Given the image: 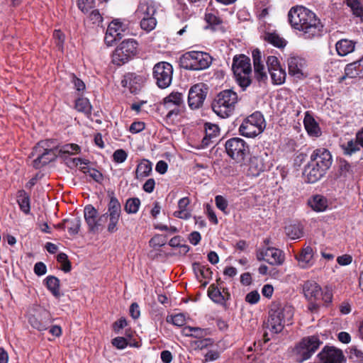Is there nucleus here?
<instances>
[{"label":"nucleus","instance_id":"bf43d9fd","mask_svg":"<svg viewBox=\"0 0 363 363\" xmlns=\"http://www.w3.org/2000/svg\"><path fill=\"white\" fill-rule=\"evenodd\" d=\"M215 202L217 208L225 213L228 206V201L223 196L218 195L215 198Z\"/></svg>","mask_w":363,"mask_h":363},{"label":"nucleus","instance_id":"a18cd8bd","mask_svg":"<svg viewBox=\"0 0 363 363\" xmlns=\"http://www.w3.org/2000/svg\"><path fill=\"white\" fill-rule=\"evenodd\" d=\"M140 206V201L138 198L129 199L126 201L125 211L128 213H136Z\"/></svg>","mask_w":363,"mask_h":363},{"label":"nucleus","instance_id":"a878e982","mask_svg":"<svg viewBox=\"0 0 363 363\" xmlns=\"http://www.w3.org/2000/svg\"><path fill=\"white\" fill-rule=\"evenodd\" d=\"M72 162L74 166L79 167L84 173L88 174L95 181L99 182L102 179V174L100 172L95 169H90L86 166L89 163L88 160L74 158Z\"/></svg>","mask_w":363,"mask_h":363},{"label":"nucleus","instance_id":"5fc2aeb1","mask_svg":"<svg viewBox=\"0 0 363 363\" xmlns=\"http://www.w3.org/2000/svg\"><path fill=\"white\" fill-rule=\"evenodd\" d=\"M57 259L59 262L62 264V269L64 272H68L71 269L70 262L68 260L67 255L65 253H60Z\"/></svg>","mask_w":363,"mask_h":363},{"label":"nucleus","instance_id":"e2e57ef3","mask_svg":"<svg viewBox=\"0 0 363 363\" xmlns=\"http://www.w3.org/2000/svg\"><path fill=\"white\" fill-rule=\"evenodd\" d=\"M323 295L322 298L325 303H330L333 300V289L331 286H326L323 290H322Z\"/></svg>","mask_w":363,"mask_h":363},{"label":"nucleus","instance_id":"e433bc0d","mask_svg":"<svg viewBox=\"0 0 363 363\" xmlns=\"http://www.w3.org/2000/svg\"><path fill=\"white\" fill-rule=\"evenodd\" d=\"M154 6L147 2H142L140 4L138 13L142 18H152L155 13Z\"/></svg>","mask_w":363,"mask_h":363},{"label":"nucleus","instance_id":"f704fd0d","mask_svg":"<svg viewBox=\"0 0 363 363\" xmlns=\"http://www.w3.org/2000/svg\"><path fill=\"white\" fill-rule=\"evenodd\" d=\"M344 1L355 17L363 18V4L360 0H344Z\"/></svg>","mask_w":363,"mask_h":363},{"label":"nucleus","instance_id":"774afa93","mask_svg":"<svg viewBox=\"0 0 363 363\" xmlns=\"http://www.w3.org/2000/svg\"><path fill=\"white\" fill-rule=\"evenodd\" d=\"M259 294L257 291H253L247 294L245 301L251 304L257 303L259 300Z\"/></svg>","mask_w":363,"mask_h":363},{"label":"nucleus","instance_id":"9d476101","mask_svg":"<svg viewBox=\"0 0 363 363\" xmlns=\"http://www.w3.org/2000/svg\"><path fill=\"white\" fill-rule=\"evenodd\" d=\"M321 342L316 336L303 338L293 350L292 355L294 359L301 363L308 359L320 347Z\"/></svg>","mask_w":363,"mask_h":363},{"label":"nucleus","instance_id":"69168bd1","mask_svg":"<svg viewBox=\"0 0 363 363\" xmlns=\"http://www.w3.org/2000/svg\"><path fill=\"white\" fill-rule=\"evenodd\" d=\"M112 344L119 350H123L128 345V342L125 337H117L112 340Z\"/></svg>","mask_w":363,"mask_h":363},{"label":"nucleus","instance_id":"3c124183","mask_svg":"<svg viewBox=\"0 0 363 363\" xmlns=\"http://www.w3.org/2000/svg\"><path fill=\"white\" fill-rule=\"evenodd\" d=\"M205 130L206 137L204 138V140H206L207 138L211 139L218 135L219 128L217 125L206 123Z\"/></svg>","mask_w":363,"mask_h":363},{"label":"nucleus","instance_id":"423d86ee","mask_svg":"<svg viewBox=\"0 0 363 363\" xmlns=\"http://www.w3.org/2000/svg\"><path fill=\"white\" fill-rule=\"evenodd\" d=\"M233 70L236 82L245 89L251 83L252 67L250 59L244 55L235 56L233 58Z\"/></svg>","mask_w":363,"mask_h":363},{"label":"nucleus","instance_id":"603ef678","mask_svg":"<svg viewBox=\"0 0 363 363\" xmlns=\"http://www.w3.org/2000/svg\"><path fill=\"white\" fill-rule=\"evenodd\" d=\"M167 320L172 322L174 325L182 326L186 323V318L182 313H177L174 315L168 316Z\"/></svg>","mask_w":363,"mask_h":363},{"label":"nucleus","instance_id":"72a5a7b5","mask_svg":"<svg viewBox=\"0 0 363 363\" xmlns=\"http://www.w3.org/2000/svg\"><path fill=\"white\" fill-rule=\"evenodd\" d=\"M28 322L33 328L39 331L45 330L49 324V321L45 320V317L43 315H31L28 318Z\"/></svg>","mask_w":363,"mask_h":363},{"label":"nucleus","instance_id":"ddd939ff","mask_svg":"<svg viewBox=\"0 0 363 363\" xmlns=\"http://www.w3.org/2000/svg\"><path fill=\"white\" fill-rule=\"evenodd\" d=\"M128 30V23L125 20L113 19L108 26L105 33L104 42L108 46H113L115 43L122 38L123 33Z\"/></svg>","mask_w":363,"mask_h":363},{"label":"nucleus","instance_id":"58836bf2","mask_svg":"<svg viewBox=\"0 0 363 363\" xmlns=\"http://www.w3.org/2000/svg\"><path fill=\"white\" fill-rule=\"evenodd\" d=\"M65 228L71 235H76L79 233L81 226V220L79 217H74L65 220Z\"/></svg>","mask_w":363,"mask_h":363},{"label":"nucleus","instance_id":"2f4dec72","mask_svg":"<svg viewBox=\"0 0 363 363\" xmlns=\"http://www.w3.org/2000/svg\"><path fill=\"white\" fill-rule=\"evenodd\" d=\"M303 123L307 133L311 136L318 137L320 135V129L318 123L308 113L306 114Z\"/></svg>","mask_w":363,"mask_h":363},{"label":"nucleus","instance_id":"864d4df0","mask_svg":"<svg viewBox=\"0 0 363 363\" xmlns=\"http://www.w3.org/2000/svg\"><path fill=\"white\" fill-rule=\"evenodd\" d=\"M266 63L267 65L269 72L272 70H274V69L281 67L278 58L273 55H270V56L267 57V58L266 60Z\"/></svg>","mask_w":363,"mask_h":363},{"label":"nucleus","instance_id":"6ab92c4d","mask_svg":"<svg viewBox=\"0 0 363 363\" xmlns=\"http://www.w3.org/2000/svg\"><path fill=\"white\" fill-rule=\"evenodd\" d=\"M318 357V363H345L346 361L342 351L333 346L324 347Z\"/></svg>","mask_w":363,"mask_h":363},{"label":"nucleus","instance_id":"8fccbe9b","mask_svg":"<svg viewBox=\"0 0 363 363\" xmlns=\"http://www.w3.org/2000/svg\"><path fill=\"white\" fill-rule=\"evenodd\" d=\"M213 342L210 338H206V339H201L194 341L191 343V345L194 347L196 350H204L211 347L213 346Z\"/></svg>","mask_w":363,"mask_h":363},{"label":"nucleus","instance_id":"ea45409f","mask_svg":"<svg viewBox=\"0 0 363 363\" xmlns=\"http://www.w3.org/2000/svg\"><path fill=\"white\" fill-rule=\"evenodd\" d=\"M269 74L273 84L281 85L285 82L286 74L282 67L272 70Z\"/></svg>","mask_w":363,"mask_h":363},{"label":"nucleus","instance_id":"dca6fc26","mask_svg":"<svg viewBox=\"0 0 363 363\" xmlns=\"http://www.w3.org/2000/svg\"><path fill=\"white\" fill-rule=\"evenodd\" d=\"M84 216L91 232L96 233L103 229L106 214L99 216L97 210L92 206L88 205L84 208Z\"/></svg>","mask_w":363,"mask_h":363},{"label":"nucleus","instance_id":"4468645a","mask_svg":"<svg viewBox=\"0 0 363 363\" xmlns=\"http://www.w3.org/2000/svg\"><path fill=\"white\" fill-rule=\"evenodd\" d=\"M152 74L157 85L161 89H165L172 83L173 67L168 62H160L154 66Z\"/></svg>","mask_w":363,"mask_h":363},{"label":"nucleus","instance_id":"cd10ccee","mask_svg":"<svg viewBox=\"0 0 363 363\" xmlns=\"http://www.w3.org/2000/svg\"><path fill=\"white\" fill-rule=\"evenodd\" d=\"M355 42L349 39H341L335 44V49L339 56H346L355 49Z\"/></svg>","mask_w":363,"mask_h":363},{"label":"nucleus","instance_id":"49530a36","mask_svg":"<svg viewBox=\"0 0 363 363\" xmlns=\"http://www.w3.org/2000/svg\"><path fill=\"white\" fill-rule=\"evenodd\" d=\"M266 40L277 48H283L286 44V40L277 33H268L266 36Z\"/></svg>","mask_w":363,"mask_h":363},{"label":"nucleus","instance_id":"4c0bfd02","mask_svg":"<svg viewBox=\"0 0 363 363\" xmlns=\"http://www.w3.org/2000/svg\"><path fill=\"white\" fill-rule=\"evenodd\" d=\"M17 201L21 210L24 213L28 214L30 210V199L25 191L21 190L18 191Z\"/></svg>","mask_w":363,"mask_h":363},{"label":"nucleus","instance_id":"6e6d98bb","mask_svg":"<svg viewBox=\"0 0 363 363\" xmlns=\"http://www.w3.org/2000/svg\"><path fill=\"white\" fill-rule=\"evenodd\" d=\"M128 157L127 152L123 149H118L113 152V160L117 163L124 162Z\"/></svg>","mask_w":363,"mask_h":363},{"label":"nucleus","instance_id":"680f3d73","mask_svg":"<svg viewBox=\"0 0 363 363\" xmlns=\"http://www.w3.org/2000/svg\"><path fill=\"white\" fill-rule=\"evenodd\" d=\"M72 83L74 85V88L79 92L83 93L86 89L84 82L80 79L73 75L72 77Z\"/></svg>","mask_w":363,"mask_h":363},{"label":"nucleus","instance_id":"473e14b6","mask_svg":"<svg viewBox=\"0 0 363 363\" xmlns=\"http://www.w3.org/2000/svg\"><path fill=\"white\" fill-rule=\"evenodd\" d=\"M152 163L147 160H143L138 164L135 170V178L141 179L147 177L152 172Z\"/></svg>","mask_w":363,"mask_h":363},{"label":"nucleus","instance_id":"79ce46f5","mask_svg":"<svg viewBox=\"0 0 363 363\" xmlns=\"http://www.w3.org/2000/svg\"><path fill=\"white\" fill-rule=\"evenodd\" d=\"M75 108L78 111L84 113L86 116L91 113V106L86 98H79L76 101Z\"/></svg>","mask_w":363,"mask_h":363},{"label":"nucleus","instance_id":"6e6552de","mask_svg":"<svg viewBox=\"0 0 363 363\" xmlns=\"http://www.w3.org/2000/svg\"><path fill=\"white\" fill-rule=\"evenodd\" d=\"M266 127L263 115L256 111L244 120L239 130L242 135L254 138L262 133Z\"/></svg>","mask_w":363,"mask_h":363},{"label":"nucleus","instance_id":"5701e85b","mask_svg":"<svg viewBox=\"0 0 363 363\" xmlns=\"http://www.w3.org/2000/svg\"><path fill=\"white\" fill-rule=\"evenodd\" d=\"M325 172L316 166L314 162L311 160L305 167L303 175L308 183H315L321 179Z\"/></svg>","mask_w":363,"mask_h":363},{"label":"nucleus","instance_id":"a19ab883","mask_svg":"<svg viewBox=\"0 0 363 363\" xmlns=\"http://www.w3.org/2000/svg\"><path fill=\"white\" fill-rule=\"evenodd\" d=\"M46 285L48 289L56 297H58L60 293V280L55 277H48L46 278Z\"/></svg>","mask_w":363,"mask_h":363},{"label":"nucleus","instance_id":"0e129e2a","mask_svg":"<svg viewBox=\"0 0 363 363\" xmlns=\"http://www.w3.org/2000/svg\"><path fill=\"white\" fill-rule=\"evenodd\" d=\"M53 37L56 43V45L59 48V50H62L63 49V43L65 40V35L60 30H55L53 34Z\"/></svg>","mask_w":363,"mask_h":363},{"label":"nucleus","instance_id":"c756f323","mask_svg":"<svg viewBox=\"0 0 363 363\" xmlns=\"http://www.w3.org/2000/svg\"><path fill=\"white\" fill-rule=\"evenodd\" d=\"M310 207L316 212H323L328 207V201L325 197L322 195H315L308 201Z\"/></svg>","mask_w":363,"mask_h":363},{"label":"nucleus","instance_id":"1a4fd4ad","mask_svg":"<svg viewBox=\"0 0 363 363\" xmlns=\"http://www.w3.org/2000/svg\"><path fill=\"white\" fill-rule=\"evenodd\" d=\"M138 43L134 39L123 40L115 49L112 55V62L121 65L131 60L138 53Z\"/></svg>","mask_w":363,"mask_h":363},{"label":"nucleus","instance_id":"f8f14e48","mask_svg":"<svg viewBox=\"0 0 363 363\" xmlns=\"http://www.w3.org/2000/svg\"><path fill=\"white\" fill-rule=\"evenodd\" d=\"M50 140L40 141L34 147L32 155L36 158L33 160V166L40 168L55 160L56 150L50 147Z\"/></svg>","mask_w":363,"mask_h":363},{"label":"nucleus","instance_id":"f03ea898","mask_svg":"<svg viewBox=\"0 0 363 363\" xmlns=\"http://www.w3.org/2000/svg\"><path fill=\"white\" fill-rule=\"evenodd\" d=\"M238 101L237 93L232 89H225L216 96L212 103V108L220 118H228L233 113Z\"/></svg>","mask_w":363,"mask_h":363},{"label":"nucleus","instance_id":"9b49d317","mask_svg":"<svg viewBox=\"0 0 363 363\" xmlns=\"http://www.w3.org/2000/svg\"><path fill=\"white\" fill-rule=\"evenodd\" d=\"M162 106L166 112V120L174 123L182 111L184 106L182 94L179 92H172L163 99Z\"/></svg>","mask_w":363,"mask_h":363},{"label":"nucleus","instance_id":"37998d69","mask_svg":"<svg viewBox=\"0 0 363 363\" xmlns=\"http://www.w3.org/2000/svg\"><path fill=\"white\" fill-rule=\"evenodd\" d=\"M359 143L357 140H350L347 143L342 145L344 154L346 155H352L360 150Z\"/></svg>","mask_w":363,"mask_h":363},{"label":"nucleus","instance_id":"bb28decb","mask_svg":"<svg viewBox=\"0 0 363 363\" xmlns=\"http://www.w3.org/2000/svg\"><path fill=\"white\" fill-rule=\"evenodd\" d=\"M305 296L310 300L320 299L323 293L320 286L314 281H307L303 286Z\"/></svg>","mask_w":363,"mask_h":363},{"label":"nucleus","instance_id":"338daca9","mask_svg":"<svg viewBox=\"0 0 363 363\" xmlns=\"http://www.w3.org/2000/svg\"><path fill=\"white\" fill-rule=\"evenodd\" d=\"M89 18L93 24H99L102 22L103 18L98 10H93L89 15Z\"/></svg>","mask_w":363,"mask_h":363},{"label":"nucleus","instance_id":"09e8293b","mask_svg":"<svg viewBox=\"0 0 363 363\" xmlns=\"http://www.w3.org/2000/svg\"><path fill=\"white\" fill-rule=\"evenodd\" d=\"M80 152V147L77 144L69 143L62 145L60 150L59 152L62 155L68 154V155H74L77 154Z\"/></svg>","mask_w":363,"mask_h":363},{"label":"nucleus","instance_id":"4be33fe9","mask_svg":"<svg viewBox=\"0 0 363 363\" xmlns=\"http://www.w3.org/2000/svg\"><path fill=\"white\" fill-rule=\"evenodd\" d=\"M144 82L145 78L143 76L134 73L127 74L121 81L123 86L127 87L131 93H136L139 91Z\"/></svg>","mask_w":363,"mask_h":363},{"label":"nucleus","instance_id":"052dcab7","mask_svg":"<svg viewBox=\"0 0 363 363\" xmlns=\"http://www.w3.org/2000/svg\"><path fill=\"white\" fill-rule=\"evenodd\" d=\"M206 21L211 26H218L221 23V19L213 13H207L205 15Z\"/></svg>","mask_w":363,"mask_h":363},{"label":"nucleus","instance_id":"f3484780","mask_svg":"<svg viewBox=\"0 0 363 363\" xmlns=\"http://www.w3.org/2000/svg\"><path fill=\"white\" fill-rule=\"evenodd\" d=\"M256 257L259 261H264L271 265H280L284 260L282 252L272 247L259 248L257 251Z\"/></svg>","mask_w":363,"mask_h":363},{"label":"nucleus","instance_id":"c85d7f7f","mask_svg":"<svg viewBox=\"0 0 363 363\" xmlns=\"http://www.w3.org/2000/svg\"><path fill=\"white\" fill-rule=\"evenodd\" d=\"M361 62H363V59L347 64L345 68V74L340 78V82H343L346 78H355L362 74Z\"/></svg>","mask_w":363,"mask_h":363},{"label":"nucleus","instance_id":"c03bdc74","mask_svg":"<svg viewBox=\"0 0 363 363\" xmlns=\"http://www.w3.org/2000/svg\"><path fill=\"white\" fill-rule=\"evenodd\" d=\"M208 294L210 298L218 303H221L225 301L224 296L220 290L213 285L210 286L208 290Z\"/></svg>","mask_w":363,"mask_h":363},{"label":"nucleus","instance_id":"c9c22d12","mask_svg":"<svg viewBox=\"0 0 363 363\" xmlns=\"http://www.w3.org/2000/svg\"><path fill=\"white\" fill-rule=\"evenodd\" d=\"M286 235L291 239H298L303 236V228L300 224H290L285 228Z\"/></svg>","mask_w":363,"mask_h":363},{"label":"nucleus","instance_id":"de8ad7c7","mask_svg":"<svg viewBox=\"0 0 363 363\" xmlns=\"http://www.w3.org/2000/svg\"><path fill=\"white\" fill-rule=\"evenodd\" d=\"M157 25V21L155 17L142 18L140 21V27L143 30L150 32L155 29Z\"/></svg>","mask_w":363,"mask_h":363},{"label":"nucleus","instance_id":"7c9ffc66","mask_svg":"<svg viewBox=\"0 0 363 363\" xmlns=\"http://www.w3.org/2000/svg\"><path fill=\"white\" fill-rule=\"evenodd\" d=\"M189 203L190 201L187 197L179 199L178 202V210L174 212V216L184 220L190 218L191 214L190 211L187 208Z\"/></svg>","mask_w":363,"mask_h":363},{"label":"nucleus","instance_id":"7ed1b4c3","mask_svg":"<svg viewBox=\"0 0 363 363\" xmlns=\"http://www.w3.org/2000/svg\"><path fill=\"white\" fill-rule=\"evenodd\" d=\"M294 316V308L290 306L279 307L274 306L269 312L268 328L273 333H280L286 324L291 323Z\"/></svg>","mask_w":363,"mask_h":363},{"label":"nucleus","instance_id":"2eb2a0df","mask_svg":"<svg viewBox=\"0 0 363 363\" xmlns=\"http://www.w3.org/2000/svg\"><path fill=\"white\" fill-rule=\"evenodd\" d=\"M105 220H108L107 230L113 233L118 230V224L121 216V206L117 199L112 197L108 205Z\"/></svg>","mask_w":363,"mask_h":363},{"label":"nucleus","instance_id":"a211bd4d","mask_svg":"<svg viewBox=\"0 0 363 363\" xmlns=\"http://www.w3.org/2000/svg\"><path fill=\"white\" fill-rule=\"evenodd\" d=\"M207 94L206 88L203 84H196L191 87L188 95V105L192 110L200 108Z\"/></svg>","mask_w":363,"mask_h":363},{"label":"nucleus","instance_id":"412c9836","mask_svg":"<svg viewBox=\"0 0 363 363\" xmlns=\"http://www.w3.org/2000/svg\"><path fill=\"white\" fill-rule=\"evenodd\" d=\"M310 160L325 172L330 167L333 162L332 155L330 151L325 148L315 150L311 155Z\"/></svg>","mask_w":363,"mask_h":363},{"label":"nucleus","instance_id":"4d7b16f0","mask_svg":"<svg viewBox=\"0 0 363 363\" xmlns=\"http://www.w3.org/2000/svg\"><path fill=\"white\" fill-rule=\"evenodd\" d=\"M350 355L351 358L354 359L357 362H363V351L355 346L350 348Z\"/></svg>","mask_w":363,"mask_h":363},{"label":"nucleus","instance_id":"13d9d810","mask_svg":"<svg viewBox=\"0 0 363 363\" xmlns=\"http://www.w3.org/2000/svg\"><path fill=\"white\" fill-rule=\"evenodd\" d=\"M94 0H77L78 7L83 13H87L92 8Z\"/></svg>","mask_w":363,"mask_h":363},{"label":"nucleus","instance_id":"393cba45","mask_svg":"<svg viewBox=\"0 0 363 363\" xmlns=\"http://www.w3.org/2000/svg\"><path fill=\"white\" fill-rule=\"evenodd\" d=\"M252 59L254 65V71L258 80H264L267 78L265 66L262 61L261 52L256 49L252 51Z\"/></svg>","mask_w":363,"mask_h":363},{"label":"nucleus","instance_id":"0eeeda50","mask_svg":"<svg viewBox=\"0 0 363 363\" xmlns=\"http://www.w3.org/2000/svg\"><path fill=\"white\" fill-rule=\"evenodd\" d=\"M225 150L228 155L235 160L233 165H229L227 168L228 172L234 169L235 164H238L245 161L246 156L248 155L250 150L244 140L240 138H233L228 140L225 143Z\"/></svg>","mask_w":363,"mask_h":363},{"label":"nucleus","instance_id":"b1692460","mask_svg":"<svg viewBox=\"0 0 363 363\" xmlns=\"http://www.w3.org/2000/svg\"><path fill=\"white\" fill-rule=\"evenodd\" d=\"M298 261V266L302 269H307L313 266V250L311 247H304L301 253L296 256Z\"/></svg>","mask_w":363,"mask_h":363},{"label":"nucleus","instance_id":"f257e3e1","mask_svg":"<svg viewBox=\"0 0 363 363\" xmlns=\"http://www.w3.org/2000/svg\"><path fill=\"white\" fill-rule=\"evenodd\" d=\"M291 26L303 32L305 38L311 39L320 35L323 26L315 14L308 9L296 6L288 13Z\"/></svg>","mask_w":363,"mask_h":363},{"label":"nucleus","instance_id":"39448f33","mask_svg":"<svg viewBox=\"0 0 363 363\" xmlns=\"http://www.w3.org/2000/svg\"><path fill=\"white\" fill-rule=\"evenodd\" d=\"M180 65L189 70H201L208 68L212 62L211 57L206 52L190 51L179 59Z\"/></svg>","mask_w":363,"mask_h":363},{"label":"nucleus","instance_id":"aec40b11","mask_svg":"<svg viewBox=\"0 0 363 363\" xmlns=\"http://www.w3.org/2000/svg\"><path fill=\"white\" fill-rule=\"evenodd\" d=\"M289 74L294 77L301 79L306 77L304 72L306 62V60L295 55H291L287 59Z\"/></svg>","mask_w":363,"mask_h":363},{"label":"nucleus","instance_id":"20e7f679","mask_svg":"<svg viewBox=\"0 0 363 363\" xmlns=\"http://www.w3.org/2000/svg\"><path fill=\"white\" fill-rule=\"evenodd\" d=\"M267 164L262 156H253L246 161L235 164L233 169L228 171L232 176L245 174L247 177H257L267 168Z\"/></svg>","mask_w":363,"mask_h":363}]
</instances>
